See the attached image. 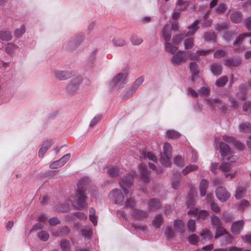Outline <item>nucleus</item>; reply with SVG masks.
<instances>
[{
  "label": "nucleus",
  "instance_id": "nucleus-59",
  "mask_svg": "<svg viewBox=\"0 0 251 251\" xmlns=\"http://www.w3.org/2000/svg\"><path fill=\"white\" fill-rule=\"evenodd\" d=\"M221 219L217 216L213 215L211 217V224L212 226L217 227L221 225Z\"/></svg>",
  "mask_w": 251,
  "mask_h": 251
},
{
  "label": "nucleus",
  "instance_id": "nucleus-4",
  "mask_svg": "<svg viewBox=\"0 0 251 251\" xmlns=\"http://www.w3.org/2000/svg\"><path fill=\"white\" fill-rule=\"evenodd\" d=\"M127 76L128 72L126 71L118 74L112 79L111 87L117 89L123 88L127 82Z\"/></svg>",
  "mask_w": 251,
  "mask_h": 251
},
{
  "label": "nucleus",
  "instance_id": "nucleus-23",
  "mask_svg": "<svg viewBox=\"0 0 251 251\" xmlns=\"http://www.w3.org/2000/svg\"><path fill=\"white\" fill-rule=\"evenodd\" d=\"M241 63L239 58L232 57L224 60V64L229 67H237Z\"/></svg>",
  "mask_w": 251,
  "mask_h": 251
},
{
  "label": "nucleus",
  "instance_id": "nucleus-48",
  "mask_svg": "<svg viewBox=\"0 0 251 251\" xmlns=\"http://www.w3.org/2000/svg\"><path fill=\"white\" fill-rule=\"evenodd\" d=\"M184 48L185 50L192 49L194 46V39L192 38L186 39L184 42Z\"/></svg>",
  "mask_w": 251,
  "mask_h": 251
},
{
  "label": "nucleus",
  "instance_id": "nucleus-32",
  "mask_svg": "<svg viewBox=\"0 0 251 251\" xmlns=\"http://www.w3.org/2000/svg\"><path fill=\"white\" fill-rule=\"evenodd\" d=\"M12 35L10 31L8 30L0 31V39L2 41H8L12 39Z\"/></svg>",
  "mask_w": 251,
  "mask_h": 251
},
{
  "label": "nucleus",
  "instance_id": "nucleus-29",
  "mask_svg": "<svg viewBox=\"0 0 251 251\" xmlns=\"http://www.w3.org/2000/svg\"><path fill=\"white\" fill-rule=\"evenodd\" d=\"M230 19L234 23H240L242 20V14L239 11L233 12L230 15Z\"/></svg>",
  "mask_w": 251,
  "mask_h": 251
},
{
  "label": "nucleus",
  "instance_id": "nucleus-52",
  "mask_svg": "<svg viewBox=\"0 0 251 251\" xmlns=\"http://www.w3.org/2000/svg\"><path fill=\"white\" fill-rule=\"evenodd\" d=\"M80 232L81 235L86 238H90L93 234V232L90 228L82 229Z\"/></svg>",
  "mask_w": 251,
  "mask_h": 251
},
{
  "label": "nucleus",
  "instance_id": "nucleus-24",
  "mask_svg": "<svg viewBox=\"0 0 251 251\" xmlns=\"http://www.w3.org/2000/svg\"><path fill=\"white\" fill-rule=\"evenodd\" d=\"M161 206L160 201L157 199H151L148 203V209L151 211H154Z\"/></svg>",
  "mask_w": 251,
  "mask_h": 251
},
{
  "label": "nucleus",
  "instance_id": "nucleus-49",
  "mask_svg": "<svg viewBox=\"0 0 251 251\" xmlns=\"http://www.w3.org/2000/svg\"><path fill=\"white\" fill-rule=\"evenodd\" d=\"M240 129L244 132H251V124L248 123H243L240 125Z\"/></svg>",
  "mask_w": 251,
  "mask_h": 251
},
{
  "label": "nucleus",
  "instance_id": "nucleus-54",
  "mask_svg": "<svg viewBox=\"0 0 251 251\" xmlns=\"http://www.w3.org/2000/svg\"><path fill=\"white\" fill-rule=\"evenodd\" d=\"M198 168V166L196 165H190L185 167L182 171V173L184 175H187L189 172L196 170Z\"/></svg>",
  "mask_w": 251,
  "mask_h": 251
},
{
  "label": "nucleus",
  "instance_id": "nucleus-3",
  "mask_svg": "<svg viewBox=\"0 0 251 251\" xmlns=\"http://www.w3.org/2000/svg\"><path fill=\"white\" fill-rule=\"evenodd\" d=\"M85 35L83 33H79L73 36L69 41L63 44V48L68 50H76L83 42Z\"/></svg>",
  "mask_w": 251,
  "mask_h": 251
},
{
  "label": "nucleus",
  "instance_id": "nucleus-14",
  "mask_svg": "<svg viewBox=\"0 0 251 251\" xmlns=\"http://www.w3.org/2000/svg\"><path fill=\"white\" fill-rule=\"evenodd\" d=\"M131 216L134 219L142 220L148 217V213L145 211L138 209H133L130 212Z\"/></svg>",
  "mask_w": 251,
  "mask_h": 251
},
{
  "label": "nucleus",
  "instance_id": "nucleus-60",
  "mask_svg": "<svg viewBox=\"0 0 251 251\" xmlns=\"http://www.w3.org/2000/svg\"><path fill=\"white\" fill-rule=\"evenodd\" d=\"M204 39L205 40L214 41L216 39V35L214 32H207L204 35Z\"/></svg>",
  "mask_w": 251,
  "mask_h": 251
},
{
  "label": "nucleus",
  "instance_id": "nucleus-11",
  "mask_svg": "<svg viewBox=\"0 0 251 251\" xmlns=\"http://www.w3.org/2000/svg\"><path fill=\"white\" fill-rule=\"evenodd\" d=\"M215 193L217 198L221 202L226 201L230 197V193L223 186L218 187L216 189Z\"/></svg>",
  "mask_w": 251,
  "mask_h": 251
},
{
  "label": "nucleus",
  "instance_id": "nucleus-38",
  "mask_svg": "<svg viewBox=\"0 0 251 251\" xmlns=\"http://www.w3.org/2000/svg\"><path fill=\"white\" fill-rule=\"evenodd\" d=\"M227 231L226 230L221 226L217 227L216 229L215 238L217 239L220 237L225 235Z\"/></svg>",
  "mask_w": 251,
  "mask_h": 251
},
{
  "label": "nucleus",
  "instance_id": "nucleus-62",
  "mask_svg": "<svg viewBox=\"0 0 251 251\" xmlns=\"http://www.w3.org/2000/svg\"><path fill=\"white\" fill-rule=\"evenodd\" d=\"M133 227L137 231H145L148 229L147 226L145 225L134 224Z\"/></svg>",
  "mask_w": 251,
  "mask_h": 251
},
{
  "label": "nucleus",
  "instance_id": "nucleus-37",
  "mask_svg": "<svg viewBox=\"0 0 251 251\" xmlns=\"http://www.w3.org/2000/svg\"><path fill=\"white\" fill-rule=\"evenodd\" d=\"M126 43L125 39L119 37H116L112 40V43L116 47L124 46L126 44Z\"/></svg>",
  "mask_w": 251,
  "mask_h": 251
},
{
  "label": "nucleus",
  "instance_id": "nucleus-9",
  "mask_svg": "<svg viewBox=\"0 0 251 251\" xmlns=\"http://www.w3.org/2000/svg\"><path fill=\"white\" fill-rule=\"evenodd\" d=\"M219 167L220 170L224 173L225 176L227 178L232 179L235 176L237 171L228 173L232 168V165L228 162L229 161L225 160Z\"/></svg>",
  "mask_w": 251,
  "mask_h": 251
},
{
  "label": "nucleus",
  "instance_id": "nucleus-5",
  "mask_svg": "<svg viewBox=\"0 0 251 251\" xmlns=\"http://www.w3.org/2000/svg\"><path fill=\"white\" fill-rule=\"evenodd\" d=\"M219 146L221 155L224 160L234 162L238 159V156L232 154L230 148L226 144L221 142L220 143Z\"/></svg>",
  "mask_w": 251,
  "mask_h": 251
},
{
  "label": "nucleus",
  "instance_id": "nucleus-20",
  "mask_svg": "<svg viewBox=\"0 0 251 251\" xmlns=\"http://www.w3.org/2000/svg\"><path fill=\"white\" fill-rule=\"evenodd\" d=\"M251 37V32L244 33L239 35L236 39L233 47L235 50L240 49V45L246 37Z\"/></svg>",
  "mask_w": 251,
  "mask_h": 251
},
{
  "label": "nucleus",
  "instance_id": "nucleus-8",
  "mask_svg": "<svg viewBox=\"0 0 251 251\" xmlns=\"http://www.w3.org/2000/svg\"><path fill=\"white\" fill-rule=\"evenodd\" d=\"M53 78L57 80H65L70 78L74 73L72 71L54 69L52 71Z\"/></svg>",
  "mask_w": 251,
  "mask_h": 251
},
{
  "label": "nucleus",
  "instance_id": "nucleus-28",
  "mask_svg": "<svg viewBox=\"0 0 251 251\" xmlns=\"http://www.w3.org/2000/svg\"><path fill=\"white\" fill-rule=\"evenodd\" d=\"M198 28V21H195L192 25L188 27V31L187 33H185L186 35L189 36L194 35Z\"/></svg>",
  "mask_w": 251,
  "mask_h": 251
},
{
  "label": "nucleus",
  "instance_id": "nucleus-16",
  "mask_svg": "<svg viewBox=\"0 0 251 251\" xmlns=\"http://www.w3.org/2000/svg\"><path fill=\"white\" fill-rule=\"evenodd\" d=\"M244 225L243 220L233 222L231 226V232L235 235L239 234L243 229Z\"/></svg>",
  "mask_w": 251,
  "mask_h": 251
},
{
  "label": "nucleus",
  "instance_id": "nucleus-36",
  "mask_svg": "<svg viewBox=\"0 0 251 251\" xmlns=\"http://www.w3.org/2000/svg\"><path fill=\"white\" fill-rule=\"evenodd\" d=\"M136 91V90L131 86L127 91L123 93V99L125 100H127L130 98L135 93Z\"/></svg>",
  "mask_w": 251,
  "mask_h": 251
},
{
  "label": "nucleus",
  "instance_id": "nucleus-2",
  "mask_svg": "<svg viewBox=\"0 0 251 251\" xmlns=\"http://www.w3.org/2000/svg\"><path fill=\"white\" fill-rule=\"evenodd\" d=\"M90 183V180L87 177L82 178L77 183V189L75 194V201L79 208H84L87 206V197L84 193L86 191Z\"/></svg>",
  "mask_w": 251,
  "mask_h": 251
},
{
  "label": "nucleus",
  "instance_id": "nucleus-27",
  "mask_svg": "<svg viewBox=\"0 0 251 251\" xmlns=\"http://www.w3.org/2000/svg\"><path fill=\"white\" fill-rule=\"evenodd\" d=\"M163 223V218L161 214H158L155 216L152 221L153 226L156 229L160 228Z\"/></svg>",
  "mask_w": 251,
  "mask_h": 251
},
{
  "label": "nucleus",
  "instance_id": "nucleus-47",
  "mask_svg": "<svg viewBox=\"0 0 251 251\" xmlns=\"http://www.w3.org/2000/svg\"><path fill=\"white\" fill-rule=\"evenodd\" d=\"M224 242L222 243V246H226L231 244L232 242L233 238L231 235L227 232L224 237Z\"/></svg>",
  "mask_w": 251,
  "mask_h": 251
},
{
  "label": "nucleus",
  "instance_id": "nucleus-39",
  "mask_svg": "<svg viewBox=\"0 0 251 251\" xmlns=\"http://www.w3.org/2000/svg\"><path fill=\"white\" fill-rule=\"evenodd\" d=\"M222 219L223 221L226 223H230L234 219V216L231 213L224 212L222 214Z\"/></svg>",
  "mask_w": 251,
  "mask_h": 251
},
{
  "label": "nucleus",
  "instance_id": "nucleus-22",
  "mask_svg": "<svg viewBox=\"0 0 251 251\" xmlns=\"http://www.w3.org/2000/svg\"><path fill=\"white\" fill-rule=\"evenodd\" d=\"M70 232V228L67 226H63L56 230L52 231L51 234L54 236L59 237L67 235Z\"/></svg>",
  "mask_w": 251,
  "mask_h": 251
},
{
  "label": "nucleus",
  "instance_id": "nucleus-12",
  "mask_svg": "<svg viewBox=\"0 0 251 251\" xmlns=\"http://www.w3.org/2000/svg\"><path fill=\"white\" fill-rule=\"evenodd\" d=\"M54 144V141L52 139H48L44 141L41 145L38 152L39 157H42L48 149L50 148Z\"/></svg>",
  "mask_w": 251,
  "mask_h": 251
},
{
  "label": "nucleus",
  "instance_id": "nucleus-44",
  "mask_svg": "<svg viewBox=\"0 0 251 251\" xmlns=\"http://www.w3.org/2000/svg\"><path fill=\"white\" fill-rule=\"evenodd\" d=\"M60 247L63 251H70L71 245L69 241L63 240L60 242Z\"/></svg>",
  "mask_w": 251,
  "mask_h": 251
},
{
  "label": "nucleus",
  "instance_id": "nucleus-56",
  "mask_svg": "<svg viewBox=\"0 0 251 251\" xmlns=\"http://www.w3.org/2000/svg\"><path fill=\"white\" fill-rule=\"evenodd\" d=\"M227 51L223 50H217L214 52V57L215 58H221L224 57L226 54Z\"/></svg>",
  "mask_w": 251,
  "mask_h": 251
},
{
  "label": "nucleus",
  "instance_id": "nucleus-30",
  "mask_svg": "<svg viewBox=\"0 0 251 251\" xmlns=\"http://www.w3.org/2000/svg\"><path fill=\"white\" fill-rule=\"evenodd\" d=\"M211 71L212 73L216 75H220L222 72V67L218 63H214L211 65Z\"/></svg>",
  "mask_w": 251,
  "mask_h": 251
},
{
  "label": "nucleus",
  "instance_id": "nucleus-64",
  "mask_svg": "<svg viewBox=\"0 0 251 251\" xmlns=\"http://www.w3.org/2000/svg\"><path fill=\"white\" fill-rule=\"evenodd\" d=\"M245 26L248 30H251V16H249L245 20Z\"/></svg>",
  "mask_w": 251,
  "mask_h": 251
},
{
  "label": "nucleus",
  "instance_id": "nucleus-13",
  "mask_svg": "<svg viewBox=\"0 0 251 251\" xmlns=\"http://www.w3.org/2000/svg\"><path fill=\"white\" fill-rule=\"evenodd\" d=\"M207 103L212 107H218L223 111H226L227 109V106L218 99H208Z\"/></svg>",
  "mask_w": 251,
  "mask_h": 251
},
{
  "label": "nucleus",
  "instance_id": "nucleus-18",
  "mask_svg": "<svg viewBox=\"0 0 251 251\" xmlns=\"http://www.w3.org/2000/svg\"><path fill=\"white\" fill-rule=\"evenodd\" d=\"M18 49L19 47L12 42L7 43L4 47V50L6 53L12 57L15 55L16 51Z\"/></svg>",
  "mask_w": 251,
  "mask_h": 251
},
{
  "label": "nucleus",
  "instance_id": "nucleus-45",
  "mask_svg": "<svg viewBox=\"0 0 251 251\" xmlns=\"http://www.w3.org/2000/svg\"><path fill=\"white\" fill-rule=\"evenodd\" d=\"M189 68L192 74H199V67L195 62H191L189 64Z\"/></svg>",
  "mask_w": 251,
  "mask_h": 251
},
{
  "label": "nucleus",
  "instance_id": "nucleus-21",
  "mask_svg": "<svg viewBox=\"0 0 251 251\" xmlns=\"http://www.w3.org/2000/svg\"><path fill=\"white\" fill-rule=\"evenodd\" d=\"M161 35L165 42L170 41L172 37V30L169 25H166L161 31Z\"/></svg>",
  "mask_w": 251,
  "mask_h": 251
},
{
  "label": "nucleus",
  "instance_id": "nucleus-1",
  "mask_svg": "<svg viewBox=\"0 0 251 251\" xmlns=\"http://www.w3.org/2000/svg\"><path fill=\"white\" fill-rule=\"evenodd\" d=\"M133 176L131 174H127L123 177L119 185L124 193H122L120 189H114L109 194V198L110 200L119 205H124L126 208H132L134 207L136 202L133 198L128 197L129 191L125 186L130 187L133 184Z\"/></svg>",
  "mask_w": 251,
  "mask_h": 251
},
{
  "label": "nucleus",
  "instance_id": "nucleus-34",
  "mask_svg": "<svg viewBox=\"0 0 251 251\" xmlns=\"http://www.w3.org/2000/svg\"><path fill=\"white\" fill-rule=\"evenodd\" d=\"M25 32V25H22L20 27L16 28L14 32V36L16 38H21Z\"/></svg>",
  "mask_w": 251,
  "mask_h": 251
},
{
  "label": "nucleus",
  "instance_id": "nucleus-33",
  "mask_svg": "<svg viewBox=\"0 0 251 251\" xmlns=\"http://www.w3.org/2000/svg\"><path fill=\"white\" fill-rule=\"evenodd\" d=\"M208 182L205 179H203L200 185V194L201 197H203L206 195V190L208 188Z\"/></svg>",
  "mask_w": 251,
  "mask_h": 251
},
{
  "label": "nucleus",
  "instance_id": "nucleus-57",
  "mask_svg": "<svg viewBox=\"0 0 251 251\" xmlns=\"http://www.w3.org/2000/svg\"><path fill=\"white\" fill-rule=\"evenodd\" d=\"M131 42L134 45H139L142 43L143 40L138 36L134 35L131 37Z\"/></svg>",
  "mask_w": 251,
  "mask_h": 251
},
{
  "label": "nucleus",
  "instance_id": "nucleus-50",
  "mask_svg": "<svg viewBox=\"0 0 251 251\" xmlns=\"http://www.w3.org/2000/svg\"><path fill=\"white\" fill-rule=\"evenodd\" d=\"M229 25V22H222L215 25V27L216 30L220 31L226 29Z\"/></svg>",
  "mask_w": 251,
  "mask_h": 251
},
{
  "label": "nucleus",
  "instance_id": "nucleus-25",
  "mask_svg": "<svg viewBox=\"0 0 251 251\" xmlns=\"http://www.w3.org/2000/svg\"><path fill=\"white\" fill-rule=\"evenodd\" d=\"M174 227L176 232H179L181 234L185 232L184 225L181 220H176L174 223Z\"/></svg>",
  "mask_w": 251,
  "mask_h": 251
},
{
  "label": "nucleus",
  "instance_id": "nucleus-46",
  "mask_svg": "<svg viewBox=\"0 0 251 251\" xmlns=\"http://www.w3.org/2000/svg\"><path fill=\"white\" fill-rule=\"evenodd\" d=\"M228 81V77L226 76H223L218 79L215 83V84L218 87L224 86Z\"/></svg>",
  "mask_w": 251,
  "mask_h": 251
},
{
  "label": "nucleus",
  "instance_id": "nucleus-53",
  "mask_svg": "<svg viewBox=\"0 0 251 251\" xmlns=\"http://www.w3.org/2000/svg\"><path fill=\"white\" fill-rule=\"evenodd\" d=\"M165 235L168 238H173L175 236V232L170 226L163 227Z\"/></svg>",
  "mask_w": 251,
  "mask_h": 251
},
{
  "label": "nucleus",
  "instance_id": "nucleus-15",
  "mask_svg": "<svg viewBox=\"0 0 251 251\" xmlns=\"http://www.w3.org/2000/svg\"><path fill=\"white\" fill-rule=\"evenodd\" d=\"M223 139L226 142L229 144H233L237 149L242 150L244 148L243 145L240 142L237 141L235 138L228 135H224Z\"/></svg>",
  "mask_w": 251,
  "mask_h": 251
},
{
  "label": "nucleus",
  "instance_id": "nucleus-6",
  "mask_svg": "<svg viewBox=\"0 0 251 251\" xmlns=\"http://www.w3.org/2000/svg\"><path fill=\"white\" fill-rule=\"evenodd\" d=\"M163 154L166 158L162 156L160 161L163 165L169 167L171 164L169 159L172 157V148L170 144L167 142L165 143L163 146Z\"/></svg>",
  "mask_w": 251,
  "mask_h": 251
},
{
  "label": "nucleus",
  "instance_id": "nucleus-51",
  "mask_svg": "<svg viewBox=\"0 0 251 251\" xmlns=\"http://www.w3.org/2000/svg\"><path fill=\"white\" fill-rule=\"evenodd\" d=\"M187 226L189 232H194L195 231V221L194 220H189L187 222Z\"/></svg>",
  "mask_w": 251,
  "mask_h": 251
},
{
  "label": "nucleus",
  "instance_id": "nucleus-43",
  "mask_svg": "<svg viewBox=\"0 0 251 251\" xmlns=\"http://www.w3.org/2000/svg\"><path fill=\"white\" fill-rule=\"evenodd\" d=\"M210 89L206 86H203L198 90L199 95L202 97H208L210 95Z\"/></svg>",
  "mask_w": 251,
  "mask_h": 251
},
{
  "label": "nucleus",
  "instance_id": "nucleus-26",
  "mask_svg": "<svg viewBox=\"0 0 251 251\" xmlns=\"http://www.w3.org/2000/svg\"><path fill=\"white\" fill-rule=\"evenodd\" d=\"M164 45L165 51L173 54H175L178 49L176 45L172 44L170 41L165 42Z\"/></svg>",
  "mask_w": 251,
  "mask_h": 251
},
{
  "label": "nucleus",
  "instance_id": "nucleus-41",
  "mask_svg": "<svg viewBox=\"0 0 251 251\" xmlns=\"http://www.w3.org/2000/svg\"><path fill=\"white\" fill-rule=\"evenodd\" d=\"M246 194L245 189L241 186L237 187L235 197L237 199H240L244 197Z\"/></svg>",
  "mask_w": 251,
  "mask_h": 251
},
{
  "label": "nucleus",
  "instance_id": "nucleus-61",
  "mask_svg": "<svg viewBox=\"0 0 251 251\" xmlns=\"http://www.w3.org/2000/svg\"><path fill=\"white\" fill-rule=\"evenodd\" d=\"M191 244L196 245L199 241V237L195 234L191 235L188 238Z\"/></svg>",
  "mask_w": 251,
  "mask_h": 251
},
{
  "label": "nucleus",
  "instance_id": "nucleus-58",
  "mask_svg": "<svg viewBox=\"0 0 251 251\" xmlns=\"http://www.w3.org/2000/svg\"><path fill=\"white\" fill-rule=\"evenodd\" d=\"M144 78L143 77H140L136 79L134 82L133 84L131 85L135 90H137L139 87L142 84L144 81Z\"/></svg>",
  "mask_w": 251,
  "mask_h": 251
},
{
  "label": "nucleus",
  "instance_id": "nucleus-19",
  "mask_svg": "<svg viewBox=\"0 0 251 251\" xmlns=\"http://www.w3.org/2000/svg\"><path fill=\"white\" fill-rule=\"evenodd\" d=\"M139 168L142 180L145 182H149L150 180V175L146 165L141 164Z\"/></svg>",
  "mask_w": 251,
  "mask_h": 251
},
{
  "label": "nucleus",
  "instance_id": "nucleus-42",
  "mask_svg": "<svg viewBox=\"0 0 251 251\" xmlns=\"http://www.w3.org/2000/svg\"><path fill=\"white\" fill-rule=\"evenodd\" d=\"M37 235L38 237L42 241H47L48 240L50 237V234L49 233L44 230H41L39 231Z\"/></svg>",
  "mask_w": 251,
  "mask_h": 251
},
{
  "label": "nucleus",
  "instance_id": "nucleus-17",
  "mask_svg": "<svg viewBox=\"0 0 251 251\" xmlns=\"http://www.w3.org/2000/svg\"><path fill=\"white\" fill-rule=\"evenodd\" d=\"M188 214L195 215L200 220H204L209 215L208 212L206 210H201L199 212L197 208L190 209L188 211Z\"/></svg>",
  "mask_w": 251,
  "mask_h": 251
},
{
  "label": "nucleus",
  "instance_id": "nucleus-7",
  "mask_svg": "<svg viewBox=\"0 0 251 251\" xmlns=\"http://www.w3.org/2000/svg\"><path fill=\"white\" fill-rule=\"evenodd\" d=\"M188 52L179 50L174 54L171 58V63L174 65H180L188 59Z\"/></svg>",
  "mask_w": 251,
  "mask_h": 251
},
{
  "label": "nucleus",
  "instance_id": "nucleus-63",
  "mask_svg": "<svg viewBox=\"0 0 251 251\" xmlns=\"http://www.w3.org/2000/svg\"><path fill=\"white\" fill-rule=\"evenodd\" d=\"M174 163L178 166H183L184 164V160L181 156H176L174 159Z\"/></svg>",
  "mask_w": 251,
  "mask_h": 251
},
{
  "label": "nucleus",
  "instance_id": "nucleus-35",
  "mask_svg": "<svg viewBox=\"0 0 251 251\" xmlns=\"http://www.w3.org/2000/svg\"><path fill=\"white\" fill-rule=\"evenodd\" d=\"M185 37H187V36L185 32L175 35L172 39L173 43L174 45H177L180 44L182 40Z\"/></svg>",
  "mask_w": 251,
  "mask_h": 251
},
{
  "label": "nucleus",
  "instance_id": "nucleus-31",
  "mask_svg": "<svg viewBox=\"0 0 251 251\" xmlns=\"http://www.w3.org/2000/svg\"><path fill=\"white\" fill-rule=\"evenodd\" d=\"M212 197V195L211 194H208L206 197V199L207 201L210 204L211 208L215 212L219 213L220 211V208L218 205V204L211 201V199Z\"/></svg>",
  "mask_w": 251,
  "mask_h": 251
},
{
  "label": "nucleus",
  "instance_id": "nucleus-10",
  "mask_svg": "<svg viewBox=\"0 0 251 251\" xmlns=\"http://www.w3.org/2000/svg\"><path fill=\"white\" fill-rule=\"evenodd\" d=\"M82 81V78L80 76H77L71 79L67 86V90L71 93L76 92L79 88Z\"/></svg>",
  "mask_w": 251,
  "mask_h": 251
},
{
  "label": "nucleus",
  "instance_id": "nucleus-40",
  "mask_svg": "<svg viewBox=\"0 0 251 251\" xmlns=\"http://www.w3.org/2000/svg\"><path fill=\"white\" fill-rule=\"evenodd\" d=\"M200 235L202 237V239L205 241L209 240L212 238V234L209 229H205L203 230L200 234Z\"/></svg>",
  "mask_w": 251,
  "mask_h": 251
},
{
  "label": "nucleus",
  "instance_id": "nucleus-55",
  "mask_svg": "<svg viewBox=\"0 0 251 251\" xmlns=\"http://www.w3.org/2000/svg\"><path fill=\"white\" fill-rule=\"evenodd\" d=\"M119 169L115 166H111L108 169V174L112 176H117L119 174Z\"/></svg>",
  "mask_w": 251,
  "mask_h": 251
}]
</instances>
